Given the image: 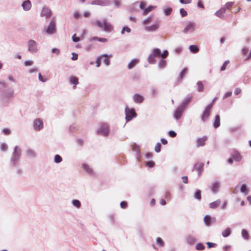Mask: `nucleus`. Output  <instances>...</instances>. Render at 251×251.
Masks as SVG:
<instances>
[{
  "label": "nucleus",
  "mask_w": 251,
  "mask_h": 251,
  "mask_svg": "<svg viewBox=\"0 0 251 251\" xmlns=\"http://www.w3.org/2000/svg\"><path fill=\"white\" fill-rule=\"evenodd\" d=\"M95 25L98 27L103 28L106 32H110L113 29L112 26L107 22L106 19H103L102 21H98L96 22Z\"/></svg>",
  "instance_id": "f257e3e1"
},
{
  "label": "nucleus",
  "mask_w": 251,
  "mask_h": 251,
  "mask_svg": "<svg viewBox=\"0 0 251 251\" xmlns=\"http://www.w3.org/2000/svg\"><path fill=\"white\" fill-rule=\"evenodd\" d=\"M214 101H215V99L212 100V101L211 102V103L210 104H209V105H208L207 106L205 107L204 110L203 114L201 117V120L203 122H205L209 118V117L210 115L212 108L214 105Z\"/></svg>",
  "instance_id": "f03ea898"
},
{
  "label": "nucleus",
  "mask_w": 251,
  "mask_h": 251,
  "mask_svg": "<svg viewBox=\"0 0 251 251\" xmlns=\"http://www.w3.org/2000/svg\"><path fill=\"white\" fill-rule=\"evenodd\" d=\"M126 118V121H130L133 117H136V113L133 108L126 107L125 109Z\"/></svg>",
  "instance_id": "7ed1b4c3"
},
{
  "label": "nucleus",
  "mask_w": 251,
  "mask_h": 251,
  "mask_svg": "<svg viewBox=\"0 0 251 251\" xmlns=\"http://www.w3.org/2000/svg\"><path fill=\"white\" fill-rule=\"evenodd\" d=\"M97 133L104 136L107 135L109 133V127L108 125L106 124H101L100 128L97 131Z\"/></svg>",
  "instance_id": "20e7f679"
},
{
  "label": "nucleus",
  "mask_w": 251,
  "mask_h": 251,
  "mask_svg": "<svg viewBox=\"0 0 251 251\" xmlns=\"http://www.w3.org/2000/svg\"><path fill=\"white\" fill-rule=\"evenodd\" d=\"M56 31L55 29V22L53 19H52L50 24L49 26H48V28L46 30V32L48 34H53Z\"/></svg>",
  "instance_id": "39448f33"
},
{
  "label": "nucleus",
  "mask_w": 251,
  "mask_h": 251,
  "mask_svg": "<svg viewBox=\"0 0 251 251\" xmlns=\"http://www.w3.org/2000/svg\"><path fill=\"white\" fill-rule=\"evenodd\" d=\"M160 25V22L156 21L154 24L150 26H147L145 27V29L149 32L154 31L157 30Z\"/></svg>",
  "instance_id": "423d86ee"
},
{
  "label": "nucleus",
  "mask_w": 251,
  "mask_h": 251,
  "mask_svg": "<svg viewBox=\"0 0 251 251\" xmlns=\"http://www.w3.org/2000/svg\"><path fill=\"white\" fill-rule=\"evenodd\" d=\"M183 111H184L183 107L182 106H179L176 109V110L175 111L174 114V117L175 118V119H176V120L179 119L181 117Z\"/></svg>",
  "instance_id": "0eeeda50"
},
{
  "label": "nucleus",
  "mask_w": 251,
  "mask_h": 251,
  "mask_svg": "<svg viewBox=\"0 0 251 251\" xmlns=\"http://www.w3.org/2000/svg\"><path fill=\"white\" fill-rule=\"evenodd\" d=\"M51 16V11L47 7H44L41 13V16L46 18H49Z\"/></svg>",
  "instance_id": "6e6552de"
},
{
  "label": "nucleus",
  "mask_w": 251,
  "mask_h": 251,
  "mask_svg": "<svg viewBox=\"0 0 251 251\" xmlns=\"http://www.w3.org/2000/svg\"><path fill=\"white\" fill-rule=\"evenodd\" d=\"M28 50L31 52H35L37 50L36 43L34 40H30L28 42Z\"/></svg>",
  "instance_id": "1a4fd4ad"
},
{
  "label": "nucleus",
  "mask_w": 251,
  "mask_h": 251,
  "mask_svg": "<svg viewBox=\"0 0 251 251\" xmlns=\"http://www.w3.org/2000/svg\"><path fill=\"white\" fill-rule=\"evenodd\" d=\"M33 126L35 129L40 130L43 127V123L41 120L36 119L34 121Z\"/></svg>",
  "instance_id": "9d476101"
},
{
  "label": "nucleus",
  "mask_w": 251,
  "mask_h": 251,
  "mask_svg": "<svg viewBox=\"0 0 251 251\" xmlns=\"http://www.w3.org/2000/svg\"><path fill=\"white\" fill-rule=\"evenodd\" d=\"M204 222L207 226H209L211 222H215L216 219L215 218H212L209 215H206L203 219Z\"/></svg>",
  "instance_id": "9b49d317"
},
{
  "label": "nucleus",
  "mask_w": 251,
  "mask_h": 251,
  "mask_svg": "<svg viewBox=\"0 0 251 251\" xmlns=\"http://www.w3.org/2000/svg\"><path fill=\"white\" fill-rule=\"evenodd\" d=\"M133 100L136 103H141L144 100V98L142 96L136 94L133 97Z\"/></svg>",
  "instance_id": "f8f14e48"
},
{
  "label": "nucleus",
  "mask_w": 251,
  "mask_h": 251,
  "mask_svg": "<svg viewBox=\"0 0 251 251\" xmlns=\"http://www.w3.org/2000/svg\"><path fill=\"white\" fill-rule=\"evenodd\" d=\"M248 51H249V49L247 48H244L242 50V55L245 56H246V57L245 58L246 60H248L249 59H250L251 57V49L250 52L249 54H248Z\"/></svg>",
  "instance_id": "ddd939ff"
},
{
  "label": "nucleus",
  "mask_w": 251,
  "mask_h": 251,
  "mask_svg": "<svg viewBox=\"0 0 251 251\" xmlns=\"http://www.w3.org/2000/svg\"><path fill=\"white\" fill-rule=\"evenodd\" d=\"M195 28V25L194 23L189 22L186 26L184 28L183 32L184 33L188 32L189 30H193Z\"/></svg>",
  "instance_id": "4468645a"
},
{
  "label": "nucleus",
  "mask_w": 251,
  "mask_h": 251,
  "mask_svg": "<svg viewBox=\"0 0 251 251\" xmlns=\"http://www.w3.org/2000/svg\"><path fill=\"white\" fill-rule=\"evenodd\" d=\"M203 167V164L202 163H197L195 165V168L198 173L199 175H201Z\"/></svg>",
  "instance_id": "2eb2a0df"
},
{
  "label": "nucleus",
  "mask_w": 251,
  "mask_h": 251,
  "mask_svg": "<svg viewBox=\"0 0 251 251\" xmlns=\"http://www.w3.org/2000/svg\"><path fill=\"white\" fill-rule=\"evenodd\" d=\"M206 140H207V137L206 136H203L201 138H199L197 141V147L204 146Z\"/></svg>",
  "instance_id": "dca6fc26"
},
{
  "label": "nucleus",
  "mask_w": 251,
  "mask_h": 251,
  "mask_svg": "<svg viewBox=\"0 0 251 251\" xmlns=\"http://www.w3.org/2000/svg\"><path fill=\"white\" fill-rule=\"evenodd\" d=\"M22 6L25 10H29L31 7V4L29 0H25L22 3Z\"/></svg>",
  "instance_id": "f3484780"
},
{
  "label": "nucleus",
  "mask_w": 251,
  "mask_h": 251,
  "mask_svg": "<svg viewBox=\"0 0 251 251\" xmlns=\"http://www.w3.org/2000/svg\"><path fill=\"white\" fill-rule=\"evenodd\" d=\"M139 63L138 59H134L131 60L128 64L127 67L128 69H131L134 67Z\"/></svg>",
  "instance_id": "a211bd4d"
},
{
  "label": "nucleus",
  "mask_w": 251,
  "mask_h": 251,
  "mask_svg": "<svg viewBox=\"0 0 251 251\" xmlns=\"http://www.w3.org/2000/svg\"><path fill=\"white\" fill-rule=\"evenodd\" d=\"M213 126L215 128H217L220 126V117L219 115H216L213 123Z\"/></svg>",
  "instance_id": "6ab92c4d"
},
{
  "label": "nucleus",
  "mask_w": 251,
  "mask_h": 251,
  "mask_svg": "<svg viewBox=\"0 0 251 251\" xmlns=\"http://www.w3.org/2000/svg\"><path fill=\"white\" fill-rule=\"evenodd\" d=\"M155 8V6L150 5L147 8H145L143 11V15L145 16L147 15L149 12L153 10Z\"/></svg>",
  "instance_id": "aec40b11"
},
{
  "label": "nucleus",
  "mask_w": 251,
  "mask_h": 251,
  "mask_svg": "<svg viewBox=\"0 0 251 251\" xmlns=\"http://www.w3.org/2000/svg\"><path fill=\"white\" fill-rule=\"evenodd\" d=\"M211 189L212 191L214 193L217 192L219 188V184L218 182H213L211 186Z\"/></svg>",
  "instance_id": "412c9836"
},
{
  "label": "nucleus",
  "mask_w": 251,
  "mask_h": 251,
  "mask_svg": "<svg viewBox=\"0 0 251 251\" xmlns=\"http://www.w3.org/2000/svg\"><path fill=\"white\" fill-rule=\"evenodd\" d=\"M70 82L74 84V88H76V85L78 83V78L75 76H71L70 78Z\"/></svg>",
  "instance_id": "4be33fe9"
},
{
  "label": "nucleus",
  "mask_w": 251,
  "mask_h": 251,
  "mask_svg": "<svg viewBox=\"0 0 251 251\" xmlns=\"http://www.w3.org/2000/svg\"><path fill=\"white\" fill-rule=\"evenodd\" d=\"M225 12H226V8L222 7L219 10L216 12L215 15L217 17H219L220 18H222V17H223L224 14L225 13Z\"/></svg>",
  "instance_id": "5701e85b"
},
{
  "label": "nucleus",
  "mask_w": 251,
  "mask_h": 251,
  "mask_svg": "<svg viewBox=\"0 0 251 251\" xmlns=\"http://www.w3.org/2000/svg\"><path fill=\"white\" fill-rule=\"evenodd\" d=\"M82 168L87 173L91 175L93 174V171L88 164L85 163L83 164Z\"/></svg>",
  "instance_id": "b1692460"
},
{
  "label": "nucleus",
  "mask_w": 251,
  "mask_h": 251,
  "mask_svg": "<svg viewBox=\"0 0 251 251\" xmlns=\"http://www.w3.org/2000/svg\"><path fill=\"white\" fill-rule=\"evenodd\" d=\"M231 230L229 227H227L222 232V236L224 237H226L229 236L231 234Z\"/></svg>",
  "instance_id": "393cba45"
},
{
  "label": "nucleus",
  "mask_w": 251,
  "mask_h": 251,
  "mask_svg": "<svg viewBox=\"0 0 251 251\" xmlns=\"http://www.w3.org/2000/svg\"><path fill=\"white\" fill-rule=\"evenodd\" d=\"M221 204V201L220 200H217L214 202H211L209 204V207L210 208H215L220 205Z\"/></svg>",
  "instance_id": "a878e982"
},
{
  "label": "nucleus",
  "mask_w": 251,
  "mask_h": 251,
  "mask_svg": "<svg viewBox=\"0 0 251 251\" xmlns=\"http://www.w3.org/2000/svg\"><path fill=\"white\" fill-rule=\"evenodd\" d=\"M21 154V150L18 147H16L15 148L14 152V156L15 159L18 158Z\"/></svg>",
  "instance_id": "bb28decb"
},
{
  "label": "nucleus",
  "mask_w": 251,
  "mask_h": 251,
  "mask_svg": "<svg viewBox=\"0 0 251 251\" xmlns=\"http://www.w3.org/2000/svg\"><path fill=\"white\" fill-rule=\"evenodd\" d=\"M189 49L192 52L195 53H197L199 50V48L196 45L190 46Z\"/></svg>",
  "instance_id": "cd10ccee"
},
{
  "label": "nucleus",
  "mask_w": 251,
  "mask_h": 251,
  "mask_svg": "<svg viewBox=\"0 0 251 251\" xmlns=\"http://www.w3.org/2000/svg\"><path fill=\"white\" fill-rule=\"evenodd\" d=\"M138 3H139V7L141 9H144L145 8V6H146V3L145 1H136L134 3L133 5H136Z\"/></svg>",
  "instance_id": "c85d7f7f"
},
{
  "label": "nucleus",
  "mask_w": 251,
  "mask_h": 251,
  "mask_svg": "<svg viewBox=\"0 0 251 251\" xmlns=\"http://www.w3.org/2000/svg\"><path fill=\"white\" fill-rule=\"evenodd\" d=\"M151 54L155 57H159L161 54L160 50L158 49H155L152 50Z\"/></svg>",
  "instance_id": "c756f323"
},
{
  "label": "nucleus",
  "mask_w": 251,
  "mask_h": 251,
  "mask_svg": "<svg viewBox=\"0 0 251 251\" xmlns=\"http://www.w3.org/2000/svg\"><path fill=\"white\" fill-rule=\"evenodd\" d=\"M14 94V91L13 90H10L8 92H7L4 94V98L7 99V98H12Z\"/></svg>",
  "instance_id": "7c9ffc66"
},
{
  "label": "nucleus",
  "mask_w": 251,
  "mask_h": 251,
  "mask_svg": "<svg viewBox=\"0 0 251 251\" xmlns=\"http://www.w3.org/2000/svg\"><path fill=\"white\" fill-rule=\"evenodd\" d=\"M187 71H188L187 68H184L181 72V73H180V75H179V80H181L183 78L184 75L187 74Z\"/></svg>",
  "instance_id": "2f4dec72"
},
{
  "label": "nucleus",
  "mask_w": 251,
  "mask_h": 251,
  "mask_svg": "<svg viewBox=\"0 0 251 251\" xmlns=\"http://www.w3.org/2000/svg\"><path fill=\"white\" fill-rule=\"evenodd\" d=\"M131 148H132V150L133 151L136 152L137 153H139L140 149H139V147H138V146H137L136 144L132 145Z\"/></svg>",
  "instance_id": "473e14b6"
},
{
  "label": "nucleus",
  "mask_w": 251,
  "mask_h": 251,
  "mask_svg": "<svg viewBox=\"0 0 251 251\" xmlns=\"http://www.w3.org/2000/svg\"><path fill=\"white\" fill-rule=\"evenodd\" d=\"M198 90L199 92H201L203 90V83L201 81L197 82Z\"/></svg>",
  "instance_id": "72a5a7b5"
},
{
  "label": "nucleus",
  "mask_w": 251,
  "mask_h": 251,
  "mask_svg": "<svg viewBox=\"0 0 251 251\" xmlns=\"http://www.w3.org/2000/svg\"><path fill=\"white\" fill-rule=\"evenodd\" d=\"M242 235L243 237L245 239H249V235L248 232L245 229H243L242 230Z\"/></svg>",
  "instance_id": "f704fd0d"
},
{
  "label": "nucleus",
  "mask_w": 251,
  "mask_h": 251,
  "mask_svg": "<svg viewBox=\"0 0 251 251\" xmlns=\"http://www.w3.org/2000/svg\"><path fill=\"white\" fill-rule=\"evenodd\" d=\"M187 241L190 244H193L195 242V239L194 237L191 236H188L187 238Z\"/></svg>",
  "instance_id": "c9c22d12"
},
{
  "label": "nucleus",
  "mask_w": 251,
  "mask_h": 251,
  "mask_svg": "<svg viewBox=\"0 0 251 251\" xmlns=\"http://www.w3.org/2000/svg\"><path fill=\"white\" fill-rule=\"evenodd\" d=\"M195 198L199 200L201 199V192L200 190H197L195 194Z\"/></svg>",
  "instance_id": "e433bc0d"
},
{
  "label": "nucleus",
  "mask_w": 251,
  "mask_h": 251,
  "mask_svg": "<svg viewBox=\"0 0 251 251\" xmlns=\"http://www.w3.org/2000/svg\"><path fill=\"white\" fill-rule=\"evenodd\" d=\"M156 243L160 247L163 246L164 244L163 241L160 237L157 238Z\"/></svg>",
  "instance_id": "4c0bfd02"
},
{
  "label": "nucleus",
  "mask_w": 251,
  "mask_h": 251,
  "mask_svg": "<svg viewBox=\"0 0 251 251\" xmlns=\"http://www.w3.org/2000/svg\"><path fill=\"white\" fill-rule=\"evenodd\" d=\"M73 204L74 206H76L77 208L80 207L81 205L80 202L77 200H75L73 201Z\"/></svg>",
  "instance_id": "58836bf2"
},
{
  "label": "nucleus",
  "mask_w": 251,
  "mask_h": 251,
  "mask_svg": "<svg viewBox=\"0 0 251 251\" xmlns=\"http://www.w3.org/2000/svg\"><path fill=\"white\" fill-rule=\"evenodd\" d=\"M125 31H126L127 33H129L131 31V29L129 27L125 26L123 28V29L121 31V33L122 34H124L125 33Z\"/></svg>",
  "instance_id": "ea45409f"
},
{
  "label": "nucleus",
  "mask_w": 251,
  "mask_h": 251,
  "mask_svg": "<svg viewBox=\"0 0 251 251\" xmlns=\"http://www.w3.org/2000/svg\"><path fill=\"white\" fill-rule=\"evenodd\" d=\"M229 63V60H226V61L223 66H222L221 68V71H223L224 70H226V66H227V65Z\"/></svg>",
  "instance_id": "a19ab883"
},
{
  "label": "nucleus",
  "mask_w": 251,
  "mask_h": 251,
  "mask_svg": "<svg viewBox=\"0 0 251 251\" xmlns=\"http://www.w3.org/2000/svg\"><path fill=\"white\" fill-rule=\"evenodd\" d=\"M155 57L152 54H151L149 58H148V61L150 63H153L155 62Z\"/></svg>",
  "instance_id": "79ce46f5"
},
{
  "label": "nucleus",
  "mask_w": 251,
  "mask_h": 251,
  "mask_svg": "<svg viewBox=\"0 0 251 251\" xmlns=\"http://www.w3.org/2000/svg\"><path fill=\"white\" fill-rule=\"evenodd\" d=\"M155 165V163L152 161H149L146 162V166L149 167L150 168H152L154 167Z\"/></svg>",
  "instance_id": "37998d69"
},
{
  "label": "nucleus",
  "mask_w": 251,
  "mask_h": 251,
  "mask_svg": "<svg viewBox=\"0 0 251 251\" xmlns=\"http://www.w3.org/2000/svg\"><path fill=\"white\" fill-rule=\"evenodd\" d=\"M196 249L197 250H203L204 249V246L201 243H198L196 246Z\"/></svg>",
  "instance_id": "c03bdc74"
},
{
  "label": "nucleus",
  "mask_w": 251,
  "mask_h": 251,
  "mask_svg": "<svg viewBox=\"0 0 251 251\" xmlns=\"http://www.w3.org/2000/svg\"><path fill=\"white\" fill-rule=\"evenodd\" d=\"M62 157L59 155H56L54 157V161L56 163H59L62 161Z\"/></svg>",
  "instance_id": "a18cd8bd"
},
{
  "label": "nucleus",
  "mask_w": 251,
  "mask_h": 251,
  "mask_svg": "<svg viewBox=\"0 0 251 251\" xmlns=\"http://www.w3.org/2000/svg\"><path fill=\"white\" fill-rule=\"evenodd\" d=\"M151 17H148L146 19L144 20L142 22V23L144 25H148V24L151 23Z\"/></svg>",
  "instance_id": "49530a36"
},
{
  "label": "nucleus",
  "mask_w": 251,
  "mask_h": 251,
  "mask_svg": "<svg viewBox=\"0 0 251 251\" xmlns=\"http://www.w3.org/2000/svg\"><path fill=\"white\" fill-rule=\"evenodd\" d=\"M103 57H104V59L103 60L104 62L106 65H109L110 64V60L108 57L107 55H104Z\"/></svg>",
  "instance_id": "de8ad7c7"
},
{
  "label": "nucleus",
  "mask_w": 251,
  "mask_h": 251,
  "mask_svg": "<svg viewBox=\"0 0 251 251\" xmlns=\"http://www.w3.org/2000/svg\"><path fill=\"white\" fill-rule=\"evenodd\" d=\"M94 40H98L101 42H106L107 41V40L106 38H99V37H94L93 38Z\"/></svg>",
  "instance_id": "09e8293b"
},
{
  "label": "nucleus",
  "mask_w": 251,
  "mask_h": 251,
  "mask_svg": "<svg viewBox=\"0 0 251 251\" xmlns=\"http://www.w3.org/2000/svg\"><path fill=\"white\" fill-rule=\"evenodd\" d=\"M161 150V144L160 143H157L155 147V151L157 152H159Z\"/></svg>",
  "instance_id": "8fccbe9b"
},
{
  "label": "nucleus",
  "mask_w": 251,
  "mask_h": 251,
  "mask_svg": "<svg viewBox=\"0 0 251 251\" xmlns=\"http://www.w3.org/2000/svg\"><path fill=\"white\" fill-rule=\"evenodd\" d=\"M172 11V9L171 8H167L165 9L164 12L166 15H169L171 14Z\"/></svg>",
  "instance_id": "3c124183"
},
{
  "label": "nucleus",
  "mask_w": 251,
  "mask_h": 251,
  "mask_svg": "<svg viewBox=\"0 0 251 251\" xmlns=\"http://www.w3.org/2000/svg\"><path fill=\"white\" fill-rule=\"evenodd\" d=\"M168 55V52L167 50H164L163 52L160 54V56L162 58H165Z\"/></svg>",
  "instance_id": "603ef678"
},
{
  "label": "nucleus",
  "mask_w": 251,
  "mask_h": 251,
  "mask_svg": "<svg viewBox=\"0 0 251 251\" xmlns=\"http://www.w3.org/2000/svg\"><path fill=\"white\" fill-rule=\"evenodd\" d=\"M180 13L182 17L186 16L187 15V12L184 9L181 8L180 9Z\"/></svg>",
  "instance_id": "864d4df0"
},
{
  "label": "nucleus",
  "mask_w": 251,
  "mask_h": 251,
  "mask_svg": "<svg viewBox=\"0 0 251 251\" xmlns=\"http://www.w3.org/2000/svg\"><path fill=\"white\" fill-rule=\"evenodd\" d=\"M120 205L122 208H126L127 206V203L126 201H123L121 202Z\"/></svg>",
  "instance_id": "5fc2aeb1"
},
{
  "label": "nucleus",
  "mask_w": 251,
  "mask_h": 251,
  "mask_svg": "<svg viewBox=\"0 0 251 251\" xmlns=\"http://www.w3.org/2000/svg\"><path fill=\"white\" fill-rule=\"evenodd\" d=\"M206 244L208 246V248H214L215 247L216 244L215 243H211V242H207Z\"/></svg>",
  "instance_id": "6e6d98bb"
},
{
  "label": "nucleus",
  "mask_w": 251,
  "mask_h": 251,
  "mask_svg": "<svg viewBox=\"0 0 251 251\" xmlns=\"http://www.w3.org/2000/svg\"><path fill=\"white\" fill-rule=\"evenodd\" d=\"M233 4V2H227L226 4V8H227V9H230V8L232 6Z\"/></svg>",
  "instance_id": "4d7b16f0"
},
{
  "label": "nucleus",
  "mask_w": 251,
  "mask_h": 251,
  "mask_svg": "<svg viewBox=\"0 0 251 251\" xmlns=\"http://www.w3.org/2000/svg\"><path fill=\"white\" fill-rule=\"evenodd\" d=\"M72 39L74 42H77L80 40V38L76 36V34H75L72 37Z\"/></svg>",
  "instance_id": "13d9d810"
},
{
  "label": "nucleus",
  "mask_w": 251,
  "mask_h": 251,
  "mask_svg": "<svg viewBox=\"0 0 251 251\" xmlns=\"http://www.w3.org/2000/svg\"><path fill=\"white\" fill-rule=\"evenodd\" d=\"M159 65L160 68H163L166 65V61L165 60H162L159 62Z\"/></svg>",
  "instance_id": "bf43d9fd"
},
{
  "label": "nucleus",
  "mask_w": 251,
  "mask_h": 251,
  "mask_svg": "<svg viewBox=\"0 0 251 251\" xmlns=\"http://www.w3.org/2000/svg\"><path fill=\"white\" fill-rule=\"evenodd\" d=\"M168 133L171 137H175L176 135V133L174 131H170Z\"/></svg>",
  "instance_id": "052dcab7"
},
{
  "label": "nucleus",
  "mask_w": 251,
  "mask_h": 251,
  "mask_svg": "<svg viewBox=\"0 0 251 251\" xmlns=\"http://www.w3.org/2000/svg\"><path fill=\"white\" fill-rule=\"evenodd\" d=\"M7 148V145L5 143H2L1 145V149L2 151H5Z\"/></svg>",
  "instance_id": "680f3d73"
},
{
  "label": "nucleus",
  "mask_w": 251,
  "mask_h": 251,
  "mask_svg": "<svg viewBox=\"0 0 251 251\" xmlns=\"http://www.w3.org/2000/svg\"><path fill=\"white\" fill-rule=\"evenodd\" d=\"M52 52L53 53L58 54L60 53V50L56 48H53L52 49Z\"/></svg>",
  "instance_id": "e2e57ef3"
},
{
  "label": "nucleus",
  "mask_w": 251,
  "mask_h": 251,
  "mask_svg": "<svg viewBox=\"0 0 251 251\" xmlns=\"http://www.w3.org/2000/svg\"><path fill=\"white\" fill-rule=\"evenodd\" d=\"M182 179L184 183H187L188 182V178L187 176H183L182 177Z\"/></svg>",
  "instance_id": "0e129e2a"
},
{
  "label": "nucleus",
  "mask_w": 251,
  "mask_h": 251,
  "mask_svg": "<svg viewBox=\"0 0 251 251\" xmlns=\"http://www.w3.org/2000/svg\"><path fill=\"white\" fill-rule=\"evenodd\" d=\"M198 6L202 9H204V5L200 0L198 1Z\"/></svg>",
  "instance_id": "69168bd1"
},
{
  "label": "nucleus",
  "mask_w": 251,
  "mask_h": 251,
  "mask_svg": "<svg viewBox=\"0 0 251 251\" xmlns=\"http://www.w3.org/2000/svg\"><path fill=\"white\" fill-rule=\"evenodd\" d=\"M241 92V90L240 88H236V89L235 90V91H234V94L236 95H239V94H240Z\"/></svg>",
  "instance_id": "338daca9"
},
{
  "label": "nucleus",
  "mask_w": 251,
  "mask_h": 251,
  "mask_svg": "<svg viewBox=\"0 0 251 251\" xmlns=\"http://www.w3.org/2000/svg\"><path fill=\"white\" fill-rule=\"evenodd\" d=\"M3 132L5 135H9L10 133V130L8 128H5L3 130Z\"/></svg>",
  "instance_id": "774afa93"
}]
</instances>
